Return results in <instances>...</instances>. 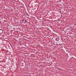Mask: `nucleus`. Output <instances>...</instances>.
<instances>
[{
	"mask_svg": "<svg viewBox=\"0 0 76 76\" xmlns=\"http://www.w3.org/2000/svg\"><path fill=\"white\" fill-rule=\"evenodd\" d=\"M24 24H25V23H24Z\"/></svg>",
	"mask_w": 76,
	"mask_h": 76,
	"instance_id": "obj_4",
	"label": "nucleus"
},
{
	"mask_svg": "<svg viewBox=\"0 0 76 76\" xmlns=\"http://www.w3.org/2000/svg\"><path fill=\"white\" fill-rule=\"evenodd\" d=\"M25 22L26 23V21L25 20Z\"/></svg>",
	"mask_w": 76,
	"mask_h": 76,
	"instance_id": "obj_1",
	"label": "nucleus"
},
{
	"mask_svg": "<svg viewBox=\"0 0 76 76\" xmlns=\"http://www.w3.org/2000/svg\"><path fill=\"white\" fill-rule=\"evenodd\" d=\"M60 12H61V11H60Z\"/></svg>",
	"mask_w": 76,
	"mask_h": 76,
	"instance_id": "obj_3",
	"label": "nucleus"
},
{
	"mask_svg": "<svg viewBox=\"0 0 76 76\" xmlns=\"http://www.w3.org/2000/svg\"><path fill=\"white\" fill-rule=\"evenodd\" d=\"M22 21H23V20H22Z\"/></svg>",
	"mask_w": 76,
	"mask_h": 76,
	"instance_id": "obj_2",
	"label": "nucleus"
}]
</instances>
